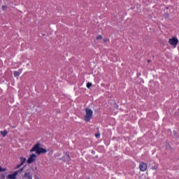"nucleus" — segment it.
I'll use <instances>...</instances> for the list:
<instances>
[{"mask_svg":"<svg viewBox=\"0 0 179 179\" xmlns=\"http://www.w3.org/2000/svg\"><path fill=\"white\" fill-rule=\"evenodd\" d=\"M32 152H36V155H41V153H47V150L41 148V144L40 143H37L30 150V152L32 153Z\"/></svg>","mask_w":179,"mask_h":179,"instance_id":"nucleus-1","label":"nucleus"},{"mask_svg":"<svg viewBox=\"0 0 179 179\" xmlns=\"http://www.w3.org/2000/svg\"><path fill=\"white\" fill-rule=\"evenodd\" d=\"M93 117V110L89 108L85 109V115L84 116V120L86 122H89L92 117Z\"/></svg>","mask_w":179,"mask_h":179,"instance_id":"nucleus-2","label":"nucleus"},{"mask_svg":"<svg viewBox=\"0 0 179 179\" xmlns=\"http://www.w3.org/2000/svg\"><path fill=\"white\" fill-rule=\"evenodd\" d=\"M169 43L171 45H173L174 48L177 47V44H178V38L174 36L172 38H170Z\"/></svg>","mask_w":179,"mask_h":179,"instance_id":"nucleus-3","label":"nucleus"},{"mask_svg":"<svg viewBox=\"0 0 179 179\" xmlns=\"http://www.w3.org/2000/svg\"><path fill=\"white\" fill-rule=\"evenodd\" d=\"M37 160V155L36 154H31L29 155V159L27 161L28 164H31V163H34Z\"/></svg>","mask_w":179,"mask_h":179,"instance_id":"nucleus-4","label":"nucleus"},{"mask_svg":"<svg viewBox=\"0 0 179 179\" xmlns=\"http://www.w3.org/2000/svg\"><path fill=\"white\" fill-rule=\"evenodd\" d=\"M24 178L33 179V176L31 175V168H29L25 173L24 174Z\"/></svg>","mask_w":179,"mask_h":179,"instance_id":"nucleus-5","label":"nucleus"},{"mask_svg":"<svg viewBox=\"0 0 179 179\" xmlns=\"http://www.w3.org/2000/svg\"><path fill=\"white\" fill-rule=\"evenodd\" d=\"M139 169L141 171H146V170H148V164L141 162L139 164Z\"/></svg>","mask_w":179,"mask_h":179,"instance_id":"nucleus-6","label":"nucleus"},{"mask_svg":"<svg viewBox=\"0 0 179 179\" xmlns=\"http://www.w3.org/2000/svg\"><path fill=\"white\" fill-rule=\"evenodd\" d=\"M165 148L166 150H168V152H173V147H171V145H170L169 142H166Z\"/></svg>","mask_w":179,"mask_h":179,"instance_id":"nucleus-7","label":"nucleus"},{"mask_svg":"<svg viewBox=\"0 0 179 179\" xmlns=\"http://www.w3.org/2000/svg\"><path fill=\"white\" fill-rule=\"evenodd\" d=\"M169 131L171 132L173 136H176L177 135V130H176V128L171 127V129H169Z\"/></svg>","mask_w":179,"mask_h":179,"instance_id":"nucleus-8","label":"nucleus"},{"mask_svg":"<svg viewBox=\"0 0 179 179\" xmlns=\"http://www.w3.org/2000/svg\"><path fill=\"white\" fill-rule=\"evenodd\" d=\"M17 173H13L12 174H9L8 176H7V179H16V175Z\"/></svg>","mask_w":179,"mask_h":179,"instance_id":"nucleus-9","label":"nucleus"},{"mask_svg":"<svg viewBox=\"0 0 179 179\" xmlns=\"http://www.w3.org/2000/svg\"><path fill=\"white\" fill-rule=\"evenodd\" d=\"M63 160L64 162H69V160H71V157L69 156V153H66V156H64Z\"/></svg>","mask_w":179,"mask_h":179,"instance_id":"nucleus-10","label":"nucleus"},{"mask_svg":"<svg viewBox=\"0 0 179 179\" xmlns=\"http://www.w3.org/2000/svg\"><path fill=\"white\" fill-rule=\"evenodd\" d=\"M20 73H22V70H20V71H14V76L17 78L20 76Z\"/></svg>","mask_w":179,"mask_h":179,"instance_id":"nucleus-11","label":"nucleus"},{"mask_svg":"<svg viewBox=\"0 0 179 179\" xmlns=\"http://www.w3.org/2000/svg\"><path fill=\"white\" fill-rule=\"evenodd\" d=\"M150 170H152V171H156V170L159 169L157 166H155V165H150Z\"/></svg>","mask_w":179,"mask_h":179,"instance_id":"nucleus-12","label":"nucleus"},{"mask_svg":"<svg viewBox=\"0 0 179 179\" xmlns=\"http://www.w3.org/2000/svg\"><path fill=\"white\" fill-rule=\"evenodd\" d=\"M24 167H26V166H24V167L21 168L18 171H15V173H16V176H17V174H20V173H23V171L24 170Z\"/></svg>","mask_w":179,"mask_h":179,"instance_id":"nucleus-13","label":"nucleus"},{"mask_svg":"<svg viewBox=\"0 0 179 179\" xmlns=\"http://www.w3.org/2000/svg\"><path fill=\"white\" fill-rule=\"evenodd\" d=\"M0 134H1L3 136H6L8 135V131H6V130L1 131L0 132Z\"/></svg>","mask_w":179,"mask_h":179,"instance_id":"nucleus-14","label":"nucleus"},{"mask_svg":"<svg viewBox=\"0 0 179 179\" xmlns=\"http://www.w3.org/2000/svg\"><path fill=\"white\" fill-rule=\"evenodd\" d=\"M20 159H21V164H24V163L26 162V158L21 157Z\"/></svg>","mask_w":179,"mask_h":179,"instance_id":"nucleus-15","label":"nucleus"},{"mask_svg":"<svg viewBox=\"0 0 179 179\" xmlns=\"http://www.w3.org/2000/svg\"><path fill=\"white\" fill-rule=\"evenodd\" d=\"M111 104L115 106V108H118V105H117V103H115V101H112Z\"/></svg>","mask_w":179,"mask_h":179,"instance_id":"nucleus-16","label":"nucleus"},{"mask_svg":"<svg viewBox=\"0 0 179 179\" xmlns=\"http://www.w3.org/2000/svg\"><path fill=\"white\" fill-rule=\"evenodd\" d=\"M92 86H93V85L92 84V83H87V89H90Z\"/></svg>","mask_w":179,"mask_h":179,"instance_id":"nucleus-17","label":"nucleus"},{"mask_svg":"<svg viewBox=\"0 0 179 179\" xmlns=\"http://www.w3.org/2000/svg\"><path fill=\"white\" fill-rule=\"evenodd\" d=\"M22 166H23V164H22V163H20V164L17 165L16 167L15 168V169H20V167H22Z\"/></svg>","mask_w":179,"mask_h":179,"instance_id":"nucleus-18","label":"nucleus"},{"mask_svg":"<svg viewBox=\"0 0 179 179\" xmlns=\"http://www.w3.org/2000/svg\"><path fill=\"white\" fill-rule=\"evenodd\" d=\"M6 168H2V166H0V172L6 171Z\"/></svg>","mask_w":179,"mask_h":179,"instance_id":"nucleus-19","label":"nucleus"},{"mask_svg":"<svg viewBox=\"0 0 179 179\" xmlns=\"http://www.w3.org/2000/svg\"><path fill=\"white\" fill-rule=\"evenodd\" d=\"M96 40H103V36L101 35H99L96 37Z\"/></svg>","mask_w":179,"mask_h":179,"instance_id":"nucleus-20","label":"nucleus"},{"mask_svg":"<svg viewBox=\"0 0 179 179\" xmlns=\"http://www.w3.org/2000/svg\"><path fill=\"white\" fill-rule=\"evenodd\" d=\"M96 138H100V133L95 134Z\"/></svg>","mask_w":179,"mask_h":179,"instance_id":"nucleus-21","label":"nucleus"},{"mask_svg":"<svg viewBox=\"0 0 179 179\" xmlns=\"http://www.w3.org/2000/svg\"><path fill=\"white\" fill-rule=\"evenodd\" d=\"M7 6H2V9L3 10H6V9H7Z\"/></svg>","mask_w":179,"mask_h":179,"instance_id":"nucleus-22","label":"nucleus"},{"mask_svg":"<svg viewBox=\"0 0 179 179\" xmlns=\"http://www.w3.org/2000/svg\"><path fill=\"white\" fill-rule=\"evenodd\" d=\"M169 13H165V17H169Z\"/></svg>","mask_w":179,"mask_h":179,"instance_id":"nucleus-23","label":"nucleus"},{"mask_svg":"<svg viewBox=\"0 0 179 179\" xmlns=\"http://www.w3.org/2000/svg\"><path fill=\"white\" fill-rule=\"evenodd\" d=\"M104 43H107L108 41V39H103Z\"/></svg>","mask_w":179,"mask_h":179,"instance_id":"nucleus-24","label":"nucleus"},{"mask_svg":"<svg viewBox=\"0 0 179 179\" xmlns=\"http://www.w3.org/2000/svg\"><path fill=\"white\" fill-rule=\"evenodd\" d=\"M137 76H141V73H138Z\"/></svg>","mask_w":179,"mask_h":179,"instance_id":"nucleus-25","label":"nucleus"},{"mask_svg":"<svg viewBox=\"0 0 179 179\" xmlns=\"http://www.w3.org/2000/svg\"><path fill=\"white\" fill-rule=\"evenodd\" d=\"M2 178H5V176L2 175L1 176Z\"/></svg>","mask_w":179,"mask_h":179,"instance_id":"nucleus-26","label":"nucleus"},{"mask_svg":"<svg viewBox=\"0 0 179 179\" xmlns=\"http://www.w3.org/2000/svg\"><path fill=\"white\" fill-rule=\"evenodd\" d=\"M142 176L146 177V176H145L144 174H143Z\"/></svg>","mask_w":179,"mask_h":179,"instance_id":"nucleus-27","label":"nucleus"},{"mask_svg":"<svg viewBox=\"0 0 179 179\" xmlns=\"http://www.w3.org/2000/svg\"><path fill=\"white\" fill-rule=\"evenodd\" d=\"M148 62H150V60H148Z\"/></svg>","mask_w":179,"mask_h":179,"instance_id":"nucleus-28","label":"nucleus"},{"mask_svg":"<svg viewBox=\"0 0 179 179\" xmlns=\"http://www.w3.org/2000/svg\"><path fill=\"white\" fill-rule=\"evenodd\" d=\"M43 36H45V34H43Z\"/></svg>","mask_w":179,"mask_h":179,"instance_id":"nucleus-29","label":"nucleus"}]
</instances>
